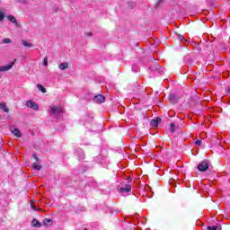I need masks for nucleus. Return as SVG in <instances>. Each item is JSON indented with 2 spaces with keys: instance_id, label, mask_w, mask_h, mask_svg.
Returning <instances> with one entry per match:
<instances>
[{
  "instance_id": "5701e85b",
  "label": "nucleus",
  "mask_w": 230,
  "mask_h": 230,
  "mask_svg": "<svg viewBox=\"0 0 230 230\" xmlns=\"http://www.w3.org/2000/svg\"><path fill=\"white\" fill-rule=\"evenodd\" d=\"M170 132H172V134H173V132H175V123H171Z\"/></svg>"
},
{
  "instance_id": "2eb2a0df",
  "label": "nucleus",
  "mask_w": 230,
  "mask_h": 230,
  "mask_svg": "<svg viewBox=\"0 0 230 230\" xmlns=\"http://www.w3.org/2000/svg\"><path fill=\"white\" fill-rule=\"evenodd\" d=\"M53 224V220L49 219V218H45L43 220V225L46 226L47 227L49 226H51Z\"/></svg>"
},
{
  "instance_id": "20e7f679",
  "label": "nucleus",
  "mask_w": 230,
  "mask_h": 230,
  "mask_svg": "<svg viewBox=\"0 0 230 230\" xmlns=\"http://www.w3.org/2000/svg\"><path fill=\"white\" fill-rule=\"evenodd\" d=\"M5 17L10 21V22H12V24H14L17 28H21V23L17 22V18H15V16L9 14Z\"/></svg>"
},
{
  "instance_id": "f3484780",
  "label": "nucleus",
  "mask_w": 230,
  "mask_h": 230,
  "mask_svg": "<svg viewBox=\"0 0 230 230\" xmlns=\"http://www.w3.org/2000/svg\"><path fill=\"white\" fill-rule=\"evenodd\" d=\"M0 109L4 111V112H9L10 110H8V107H6V104L4 102L0 103Z\"/></svg>"
},
{
  "instance_id": "a211bd4d",
  "label": "nucleus",
  "mask_w": 230,
  "mask_h": 230,
  "mask_svg": "<svg viewBox=\"0 0 230 230\" xmlns=\"http://www.w3.org/2000/svg\"><path fill=\"white\" fill-rule=\"evenodd\" d=\"M32 226H33L34 227H40L41 224H40V222H39L37 219H33V220H32Z\"/></svg>"
},
{
  "instance_id": "39448f33",
  "label": "nucleus",
  "mask_w": 230,
  "mask_h": 230,
  "mask_svg": "<svg viewBox=\"0 0 230 230\" xmlns=\"http://www.w3.org/2000/svg\"><path fill=\"white\" fill-rule=\"evenodd\" d=\"M119 193H129L132 191V185L130 183L125 184L124 187H120L119 190Z\"/></svg>"
},
{
  "instance_id": "393cba45",
  "label": "nucleus",
  "mask_w": 230,
  "mask_h": 230,
  "mask_svg": "<svg viewBox=\"0 0 230 230\" xmlns=\"http://www.w3.org/2000/svg\"><path fill=\"white\" fill-rule=\"evenodd\" d=\"M17 1V3H19L20 4H28V0H15Z\"/></svg>"
},
{
  "instance_id": "9b49d317",
  "label": "nucleus",
  "mask_w": 230,
  "mask_h": 230,
  "mask_svg": "<svg viewBox=\"0 0 230 230\" xmlns=\"http://www.w3.org/2000/svg\"><path fill=\"white\" fill-rule=\"evenodd\" d=\"M11 131L13 136H16V137H22V134H21L19 128H11Z\"/></svg>"
},
{
  "instance_id": "f257e3e1",
  "label": "nucleus",
  "mask_w": 230,
  "mask_h": 230,
  "mask_svg": "<svg viewBox=\"0 0 230 230\" xmlns=\"http://www.w3.org/2000/svg\"><path fill=\"white\" fill-rule=\"evenodd\" d=\"M49 112L54 118H58V116H62V107L50 106Z\"/></svg>"
},
{
  "instance_id": "7c9ffc66",
  "label": "nucleus",
  "mask_w": 230,
  "mask_h": 230,
  "mask_svg": "<svg viewBox=\"0 0 230 230\" xmlns=\"http://www.w3.org/2000/svg\"><path fill=\"white\" fill-rule=\"evenodd\" d=\"M86 37H92L93 36V32H87L85 33Z\"/></svg>"
},
{
  "instance_id": "0eeeda50",
  "label": "nucleus",
  "mask_w": 230,
  "mask_h": 230,
  "mask_svg": "<svg viewBox=\"0 0 230 230\" xmlns=\"http://www.w3.org/2000/svg\"><path fill=\"white\" fill-rule=\"evenodd\" d=\"M180 97L175 93H170L169 95V101L171 103L175 105V103H179Z\"/></svg>"
},
{
  "instance_id": "dca6fc26",
  "label": "nucleus",
  "mask_w": 230,
  "mask_h": 230,
  "mask_svg": "<svg viewBox=\"0 0 230 230\" xmlns=\"http://www.w3.org/2000/svg\"><path fill=\"white\" fill-rule=\"evenodd\" d=\"M22 46H24L25 48H33V44L22 40Z\"/></svg>"
},
{
  "instance_id": "c85d7f7f",
  "label": "nucleus",
  "mask_w": 230,
  "mask_h": 230,
  "mask_svg": "<svg viewBox=\"0 0 230 230\" xmlns=\"http://www.w3.org/2000/svg\"><path fill=\"white\" fill-rule=\"evenodd\" d=\"M31 208L33 209V211H37V207L33 205V203L31 204Z\"/></svg>"
},
{
  "instance_id": "6ab92c4d",
  "label": "nucleus",
  "mask_w": 230,
  "mask_h": 230,
  "mask_svg": "<svg viewBox=\"0 0 230 230\" xmlns=\"http://www.w3.org/2000/svg\"><path fill=\"white\" fill-rule=\"evenodd\" d=\"M33 170H36L37 172H40V170L42 169V167L39 164H37V163H34L32 165Z\"/></svg>"
},
{
  "instance_id": "4468645a",
  "label": "nucleus",
  "mask_w": 230,
  "mask_h": 230,
  "mask_svg": "<svg viewBox=\"0 0 230 230\" xmlns=\"http://www.w3.org/2000/svg\"><path fill=\"white\" fill-rule=\"evenodd\" d=\"M6 19V13H4V10L0 8V22H3Z\"/></svg>"
},
{
  "instance_id": "412c9836",
  "label": "nucleus",
  "mask_w": 230,
  "mask_h": 230,
  "mask_svg": "<svg viewBox=\"0 0 230 230\" xmlns=\"http://www.w3.org/2000/svg\"><path fill=\"white\" fill-rule=\"evenodd\" d=\"M93 117H91L89 115H86L84 117V121H87L88 123H91V121H93Z\"/></svg>"
},
{
  "instance_id": "ddd939ff",
  "label": "nucleus",
  "mask_w": 230,
  "mask_h": 230,
  "mask_svg": "<svg viewBox=\"0 0 230 230\" xmlns=\"http://www.w3.org/2000/svg\"><path fill=\"white\" fill-rule=\"evenodd\" d=\"M207 229L208 230H222V226L220 224H217L213 226H208Z\"/></svg>"
},
{
  "instance_id": "473e14b6",
  "label": "nucleus",
  "mask_w": 230,
  "mask_h": 230,
  "mask_svg": "<svg viewBox=\"0 0 230 230\" xmlns=\"http://www.w3.org/2000/svg\"><path fill=\"white\" fill-rule=\"evenodd\" d=\"M81 159H85V155H82Z\"/></svg>"
},
{
  "instance_id": "c756f323",
  "label": "nucleus",
  "mask_w": 230,
  "mask_h": 230,
  "mask_svg": "<svg viewBox=\"0 0 230 230\" xmlns=\"http://www.w3.org/2000/svg\"><path fill=\"white\" fill-rule=\"evenodd\" d=\"M32 157H33V159L36 160V163H39V158H38L37 155L33 154Z\"/></svg>"
},
{
  "instance_id": "f03ea898",
  "label": "nucleus",
  "mask_w": 230,
  "mask_h": 230,
  "mask_svg": "<svg viewBox=\"0 0 230 230\" xmlns=\"http://www.w3.org/2000/svg\"><path fill=\"white\" fill-rule=\"evenodd\" d=\"M209 168V161L204 160L198 165V170L199 172H206Z\"/></svg>"
},
{
  "instance_id": "bb28decb",
  "label": "nucleus",
  "mask_w": 230,
  "mask_h": 230,
  "mask_svg": "<svg viewBox=\"0 0 230 230\" xmlns=\"http://www.w3.org/2000/svg\"><path fill=\"white\" fill-rule=\"evenodd\" d=\"M195 145H197V146H202V140H196Z\"/></svg>"
},
{
  "instance_id": "423d86ee",
  "label": "nucleus",
  "mask_w": 230,
  "mask_h": 230,
  "mask_svg": "<svg viewBox=\"0 0 230 230\" xmlns=\"http://www.w3.org/2000/svg\"><path fill=\"white\" fill-rule=\"evenodd\" d=\"M26 107L29 109H32V111H38L39 110V104L33 101H27L26 102Z\"/></svg>"
},
{
  "instance_id": "4be33fe9",
  "label": "nucleus",
  "mask_w": 230,
  "mask_h": 230,
  "mask_svg": "<svg viewBox=\"0 0 230 230\" xmlns=\"http://www.w3.org/2000/svg\"><path fill=\"white\" fill-rule=\"evenodd\" d=\"M4 44H12V40L10 38H5L3 40Z\"/></svg>"
},
{
  "instance_id": "aec40b11",
  "label": "nucleus",
  "mask_w": 230,
  "mask_h": 230,
  "mask_svg": "<svg viewBox=\"0 0 230 230\" xmlns=\"http://www.w3.org/2000/svg\"><path fill=\"white\" fill-rule=\"evenodd\" d=\"M37 87L41 93H46V88L42 84H38Z\"/></svg>"
},
{
  "instance_id": "b1692460",
  "label": "nucleus",
  "mask_w": 230,
  "mask_h": 230,
  "mask_svg": "<svg viewBox=\"0 0 230 230\" xmlns=\"http://www.w3.org/2000/svg\"><path fill=\"white\" fill-rule=\"evenodd\" d=\"M164 2L163 1V0H158V2L156 3V4H155V7L156 8H160V6H163V4H164Z\"/></svg>"
},
{
  "instance_id": "a878e982",
  "label": "nucleus",
  "mask_w": 230,
  "mask_h": 230,
  "mask_svg": "<svg viewBox=\"0 0 230 230\" xmlns=\"http://www.w3.org/2000/svg\"><path fill=\"white\" fill-rule=\"evenodd\" d=\"M178 39H179V40L182 41L183 43H184V42H188V41L186 40V39L184 38V36H182V35H179V36H178Z\"/></svg>"
},
{
  "instance_id": "2f4dec72",
  "label": "nucleus",
  "mask_w": 230,
  "mask_h": 230,
  "mask_svg": "<svg viewBox=\"0 0 230 230\" xmlns=\"http://www.w3.org/2000/svg\"><path fill=\"white\" fill-rule=\"evenodd\" d=\"M132 71H133V73H137V70H136V68H134V66L132 67Z\"/></svg>"
},
{
  "instance_id": "9d476101",
  "label": "nucleus",
  "mask_w": 230,
  "mask_h": 230,
  "mask_svg": "<svg viewBox=\"0 0 230 230\" xmlns=\"http://www.w3.org/2000/svg\"><path fill=\"white\" fill-rule=\"evenodd\" d=\"M162 119L161 118H156V119H152L150 122L151 127H159V123H161Z\"/></svg>"
},
{
  "instance_id": "f704fd0d",
  "label": "nucleus",
  "mask_w": 230,
  "mask_h": 230,
  "mask_svg": "<svg viewBox=\"0 0 230 230\" xmlns=\"http://www.w3.org/2000/svg\"><path fill=\"white\" fill-rule=\"evenodd\" d=\"M70 1V3H75V0H69Z\"/></svg>"
},
{
  "instance_id": "1a4fd4ad",
  "label": "nucleus",
  "mask_w": 230,
  "mask_h": 230,
  "mask_svg": "<svg viewBox=\"0 0 230 230\" xmlns=\"http://www.w3.org/2000/svg\"><path fill=\"white\" fill-rule=\"evenodd\" d=\"M14 64H15V61H13L6 66H0V73L3 71H10V69H12L13 67Z\"/></svg>"
},
{
  "instance_id": "7ed1b4c3",
  "label": "nucleus",
  "mask_w": 230,
  "mask_h": 230,
  "mask_svg": "<svg viewBox=\"0 0 230 230\" xmlns=\"http://www.w3.org/2000/svg\"><path fill=\"white\" fill-rule=\"evenodd\" d=\"M151 71H154L155 73H158V75L164 74V68H163V66L157 64V62L155 63L154 66L151 68Z\"/></svg>"
},
{
  "instance_id": "6e6552de",
  "label": "nucleus",
  "mask_w": 230,
  "mask_h": 230,
  "mask_svg": "<svg viewBox=\"0 0 230 230\" xmlns=\"http://www.w3.org/2000/svg\"><path fill=\"white\" fill-rule=\"evenodd\" d=\"M93 102L95 103H103L105 102V96L99 94L93 97Z\"/></svg>"
},
{
  "instance_id": "72a5a7b5",
  "label": "nucleus",
  "mask_w": 230,
  "mask_h": 230,
  "mask_svg": "<svg viewBox=\"0 0 230 230\" xmlns=\"http://www.w3.org/2000/svg\"><path fill=\"white\" fill-rule=\"evenodd\" d=\"M224 148L223 146H219V150H222Z\"/></svg>"
},
{
  "instance_id": "cd10ccee",
  "label": "nucleus",
  "mask_w": 230,
  "mask_h": 230,
  "mask_svg": "<svg viewBox=\"0 0 230 230\" xmlns=\"http://www.w3.org/2000/svg\"><path fill=\"white\" fill-rule=\"evenodd\" d=\"M43 66H48V58H44Z\"/></svg>"
},
{
  "instance_id": "f8f14e48",
  "label": "nucleus",
  "mask_w": 230,
  "mask_h": 230,
  "mask_svg": "<svg viewBox=\"0 0 230 230\" xmlns=\"http://www.w3.org/2000/svg\"><path fill=\"white\" fill-rule=\"evenodd\" d=\"M69 67V64L67 62H64V63H61L59 64L58 66V68L61 70V71H66V69H68Z\"/></svg>"
}]
</instances>
